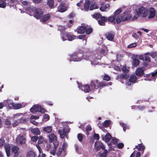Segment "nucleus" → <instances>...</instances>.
Returning a JSON list of instances; mask_svg holds the SVG:
<instances>
[{
  "instance_id": "f3484780",
  "label": "nucleus",
  "mask_w": 157,
  "mask_h": 157,
  "mask_svg": "<svg viewBox=\"0 0 157 157\" xmlns=\"http://www.w3.org/2000/svg\"><path fill=\"white\" fill-rule=\"evenodd\" d=\"M156 14L155 11V9L151 7L149 9V13L148 14V18L151 19L153 18L155 16Z\"/></svg>"
},
{
  "instance_id": "473e14b6",
  "label": "nucleus",
  "mask_w": 157,
  "mask_h": 157,
  "mask_svg": "<svg viewBox=\"0 0 157 157\" xmlns=\"http://www.w3.org/2000/svg\"><path fill=\"white\" fill-rule=\"evenodd\" d=\"M58 132L60 137L62 138L64 137L66 133V132L64 129H63V130H59L58 131Z\"/></svg>"
},
{
  "instance_id": "6e6552de",
  "label": "nucleus",
  "mask_w": 157,
  "mask_h": 157,
  "mask_svg": "<svg viewBox=\"0 0 157 157\" xmlns=\"http://www.w3.org/2000/svg\"><path fill=\"white\" fill-rule=\"evenodd\" d=\"M78 87L82 90H83L85 93H89L92 91L90 87L89 84H86L83 85L82 84L78 85Z\"/></svg>"
},
{
  "instance_id": "c756f323",
  "label": "nucleus",
  "mask_w": 157,
  "mask_h": 157,
  "mask_svg": "<svg viewBox=\"0 0 157 157\" xmlns=\"http://www.w3.org/2000/svg\"><path fill=\"white\" fill-rule=\"evenodd\" d=\"M136 148L139 151H144L145 149V147L143 145L140 144H138L137 146H136Z\"/></svg>"
},
{
  "instance_id": "3c124183",
  "label": "nucleus",
  "mask_w": 157,
  "mask_h": 157,
  "mask_svg": "<svg viewBox=\"0 0 157 157\" xmlns=\"http://www.w3.org/2000/svg\"><path fill=\"white\" fill-rule=\"evenodd\" d=\"M122 70L124 73H126L128 72V70L125 66H123L122 68Z\"/></svg>"
},
{
  "instance_id": "5fc2aeb1",
  "label": "nucleus",
  "mask_w": 157,
  "mask_h": 157,
  "mask_svg": "<svg viewBox=\"0 0 157 157\" xmlns=\"http://www.w3.org/2000/svg\"><path fill=\"white\" fill-rule=\"evenodd\" d=\"M92 130V128L90 125H87L86 126V131L87 132V134H89V133L88 132V131H91Z\"/></svg>"
},
{
  "instance_id": "79ce46f5",
  "label": "nucleus",
  "mask_w": 157,
  "mask_h": 157,
  "mask_svg": "<svg viewBox=\"0 0 157 157\" xmlns=\"http://www.w3.org/2000/svg\"><path fill=\"white\" fill-rule=\"evenodd\" d=\"M14 108L16 109H19L22 107V105L20 104H16L13 105Z\"/></svg>"
},
{
  "instance_id": "49530a36",
  "label": "nucleus",
  "mask_w": 157,
  "mask_h": 157,
  "mask_svg": "<svg viewBox=\"0 0 157 157\" xmlns=\"http://www.w3.org/2000/svg\"><path fill=\"white\" fill-rule=\"evenodd\" d=\"M11 124V123L10 122L8 119H6L5 120V124L8 126L7 127V128H10V126Z\"/></svg>"
},
{
  "instance_id": "8fccbe9b",
  "label": "nucleus",
  "mask_w": 157,
  "mask_h": 157,
  "mask_svg": "<svg viewBox=\"0 0 157 157\" xmlns=\"http://www.w3.org/2000/svg\"><path fill=\"white\" fill-rule=\"evenodd\" d=\"M137 45V44L136 43H133L131 44H130L128 45L127 47L128 48H131L135 47Z\"/></svg>"
},
{
  "instance_id": "680f3d73",
  "label": "nucleus",
  "mask_w": 157,
  "mask_h": 157,
  "mask_svg": "<svg viewBox=\"0 0 157 157\" xmlns=\"http://www.w3.org/2000/svg\"><path fill=\"white\" fill-rule=\"evenodd\" d=\"M117 139H116L115 137L113 138L112 139V142L113 144H116L117 143Z\"/></svg>"
},
{
  "instance_id": "58836bf2",
  "label": "nucleus",
  "mask_w": 157,
  "mask_h": 157,
  "mask_svg": "<svg viewBox=\"0 0 157 157\" xmlns=\"http://www.w3.org/2000/svg\"><path fill=\"white\" fill-rule=\"evenodd\" d=\"M110 124V121L105 120L104 121L103 123V126L107 127H108Z\"/></svg>"
},
{
  "instance_id": "0eeeda50",
  "label": "nucleus",
  "mask_w": 157,
  "mask_h": 157,
  "mask_svg": "<svg viewBox=\"0 0 157 157\" xmlns=\"http://www.w3.org/2000/svg\"><path fill=\"white\" fill-rule=\"evenodd\" d=\"M44 14V12L41 8H36L34 10V17L37 19H40Z\"/></svg>"
},
{
  "instance_id": "72a5a7b5",
  "label": "nucleus",
  "mask_w": 157,
  "mask_h": 157,
  "mask_svg": "<svg viewBox=\"0 0 157 157\" xmlns=\"http://www.w3.org/2000/svg\"><path fill=\"white\" fill-rule=\"evenodd\" d=\"M48 137L51 141L55 140L56 141L57 138L56 135L54 134H51L48 135Z\"/></svg>"
},
{
  "instance_id": "cd10ccee",
  "label": "nucleus",
  "mask_w": 157,
  "mask_h": 157,
  "mask_svg": "<svg viewBox=\"0 0 157 157\" xmlns=\"http://www.w3.org/2000/svg\"><path fill=\"white\" fill-rule=\"evenodd\" d=\"M31 132L34 134L38 135L40 134V131L38 128H32L31 130Z\"/></svg>"
},
{
  "instance_id": "f8f14e48",
  "label": "nucleus",
  "mask_w": 157,
  "mask_h": 157,
  "mask_svg": "<svg viewBox=\"0 0 157 157\" xmlns=\"http://www.w3.org/2000/svg\"><path fill=\"white\" fill-rule=\"evenodd\" d=\"M25 138L23 136L19 135L17 137L16 140L17 143L22 144L25 143Z\"/></svg>"
},
{
  "instance_id": "a18cd8bd",
  "label": "nucleus",
  "mask_w": 157,
  "mask_h": 157,
  "mask_svg": "<svg viewBox=\"0 0 157 157\" xmlns=\"http://www.w3.org/2000/svg\"><path fill=\"white\" fill-rule=\"evenodd\" d=\"M73 25V21L72 20H70L67 24V26L69 28L71 27Z\"/></svg>"
},
{
  "instance_id": "c85d7f7f",
  "label": "nucleus",
  "mask_w": 157,
  "mask_h": 157,
  "mask_svg": "<svg viewBox=\"0 0 157 157\" xmlns=\"http://www.w3.org/2000/svg\"><path fill=\"white\" fill-rule=\"evenodd\" d=\"M139 60L137 59H134L132 61V65L134 67H136L140 63Z\"/></svg>"
},
{
  "instance_id": "4c0bfd02",
  "label": "nucleus",
  "mask_w": 157,
  "mask_h": 157,
  "mask_svg": "<svg viewBox=\"0 0 157 157\" xmlns=\"http://www.w3.org/2000/svg\"><path fill=\"white\" fill-rule=\"evenodd\" d=\"M4 104L6 106L10 105H11L13 106V105L14 103H12L10 100H6L4 101Z\"/></svg>"
},
{
  "instance_id": "a211bd4d",
  "label": "nucleus",
  "mask_w": 157,
  "mask_h": 157,
  "mask_svg": "<svg viewBox=\"0 0 157 157\" xmlns=\"http://www.w3.org/2000/svg\"><path fill=\"white\" fill-rule=\"evenodd\" d=\"M91 2L90 0H85L84 5V9L85 11H88Z\"/></svg>"
},
{
  "instance_id": "2f4dec72",
  "label": "nucleus",
  "mask_w": 157,
  "mask_h": 157,
  "mask_svg": "<svg viewBox=\"0 0 157 157\" xmlns=\"http://www.w3.org/2000/svg\"><path fill=\"white\" fill-rule=\"evenodd\" d=\"M102 15L100 13H95L93 14L92 15V17L96 20L99 19L101 17Z\"/></svg>"
},
{
  "instance_id": "e2e57ef3",
  "label": "nucleus",
  "mask_w": 157,
  "mask_h": 157,
  "mask_svg": "<svg viewBox=\"0 0 157 157\" xmlns=\"http://www.w3.org/2000/svg\"><path fill=\"white\" fill-rule=\"evenodd\" d=\"M94 138L97 140H99L100 138L99 135L98 134L95 133L94 134Z\"/></svg>"
},
{
  "instance_id": "f704fd0d",
  "label": "nucleus",
  "mask_w": 157,
  "mask_h": 157,
  "mask_svg": "<svg viewBox=\"0 0 157 157\" xmlns=\"http://www.w3.org/2000/svg\"><path fill=\"white\" fill-rule=\"evenodd\" d=\"M64 144H63V148H62L61 147H59L58 148V149L56 153V155L58 157L60 156L61 155V154L63 150L64 149Z\"/></svg>"
},
{
  "instance_id": "ea45409f",
  "label": "nucleus",
  "mask_w": 157,
  "mask_h": 157,
  "mask_svg": "<svg viewBox=\"0 0 157 157\" xmlns=\"http://www.w3.org/2000/svg\"><path fill=\"white\" fill-rule=\"evenodd\" d=\"M110 77L108 75L105 74L103 76V79L104 80L108 81L110 80Z\"/></svg>"
},
{
  "instance_id": "a878e982",
  "label": "nucleus",
  "mask_w": 157,
  "mask_h": 157,
  "mask_svg": "<svg viewBox=\"0 0 157 157\" xmlns=\"http://www.w3.org/2000/svg\"><path fill=\"white\" fill-rule=\"evenodd\" d=\"M116 17L114 15H111L107 18V21L108 22L110 23H113L115 22ZM117 17H116L117 19Z\"/></svg>"
},
{
  "instance_id": "bf43d9fd",
  "label": "nucleus",
  "mask_w": 157,
  "mask_h": 157,
  "mask_svg": "<svg viewBox=\"0 0 157 157\" xmlns=\"http://www.w3.org/2000/svg\"><path fill=\"white\" fill-rule=\"evenodd\" d=\"M5 144V140L4 139H0V147L3 146Z\"/></svg>"
},
{
  "instance_id": "37998d69",
  "label": "nucleus",
  "mask_w": 157,
  "mask_h": 157,
  "mask_svg": "<svg viewBox=\"0 0 157 157\" xmlns=\"http://www.w3.org/2000/svg\"><path fill=\"white\" fill-rule=\"evenodd\" d=\"M86 31L85 32H86V33L88 34H90L93 31V29L91 28L87 29L86 28Z\"/></svg>"
},
{
  "instance_id": "c03bdc74",
  "label": "nucleus",
  "mask_w": 157,
  "mask_h": 157,
  "mask_svg": "<svg viewBox=\"0 0 157 157\" xmlns=\"http://www.w3.org/2000/svg\"><path fill=\"white\" fill-rule=\"evenodd\" d=\"M120 125L123 128V131L125 132L126 129V125L123 122H121L120 123Z\"/></svg>"
},
{
  "instance_id": "a19ab883",
  "label": "nucleus",
  "mask_w": 157,
  "mask_h": 157,
  "mask_svg": "<svg viewBox=\"0 0 157 157\" xmlns=\"http://www.w3.org/2000/svg\"><path fill=\"white\" fill-rule=\"evenodd\" d=\"M122 11L121 8H119L116 10L113 13V15L116 16V15H119Z\"/></svg>"
},
{
  "instance_id": "e433bc0d",
  "label": "nucleus",
  "mask_w": 157,
  "mask_h": 157,
  "mask_svg": "<svg viewBox=\"0 0 157 157\" xmlns=\"http://www.w3.org/2000/svg\"><path fill=\"white\" fill-rule=\"evenodd\" d=\"M35 153L32 151H29L27 153V157H35Z\"/></svg>"
},
{
  "instance_id": "423d86ee",
  "label": "nucleus",
  "mask_w": 157,
  "mask_h": 157,
  "mask_svg": "<svg viewBox=\"0 0 157 157\" xmlns=\"http://www.w3.org/2000/svg\"><path fill=\"white\" fill-rule=\"evenodd\" d=\"M137 14L138 16H141L142 17H145L148 14V11L145 10V8L143 6L141 7L136 11Z\"/></svg>"
},
{
  "instance_id": "39448f33",
  "label": "nucleus",
  "mask_w": 157,
  "mask_h": 157,
  "mask_svg": "<svg viewBox=\"0 0 157 157\" xmlns=\"http://www.w3.org/2000/svg\"><path fill=\"white\" fill-rule=\"evenodd\" d=\"M66 37L67 38L68 40L69 41H72L74 39H78V36L71 35L67 33H64L63 35L61 36V38L63 41L66 40H67V39Z\"/></svg>"
},
{
  "instance_id": "bb28decb",
  "label": "nucleus",
  "mask_w": 157,
  "mask_h": 157,
  "mask_svg": "<svg viewBox=\"0 0 157 157\" xmlns=\"http://www.w3.org/2000/svg\"><path fill=\"white\" fill-rule=\"evenodd\" d=\"M8 1L7 4L10 7L14 6L18 2L17 0H8Z\"/></svg>"
},
{
  "instance_id": "aec40b11",
  "label": "nucleus",
  "mask_w": 157,
  "mask_h": 157,
  "mask_svg": "<svg viewBox=\"0 0 157 157\" xmlns=\"http://www.w3.org/2000/svg\"><path fill=\"white\" fill-rule=\"evenodd\" d=\"M58 10L59 12L63 13L65 11L67 10V9L64 4H61L58 7Z\"/></svg>"
},
{
  "instance_id": "9b49d317",
  "label": "nucleus",
  "mask_w": 157,
  "mask_h": 157,
  "mask_svg": "<svg viewBox=\"0 0 157 157\" xmlns=\"http://www.w3.org/2000/svg\"><path fill=\"white\" fill-rule=\"evenodd\" d=\"M115 33L112 31H109L107 32L105 34L106 38L109 40L112 41L115 36Z\"/></svg>"
},
{
  "instance_id": "13d9d810",
  "label": "nucleus",
  "mask_w": 157,
  "mask_h": 157,
  "mask_svg": "<svg viewBox=\"0 0 157 157\" xmlns=\"http://www.w3.org/2000/svg\"><path fill=\"white\" fill-rule=\"evenodd\" d=\"M6 5V3L3 1L2 3L0 4V8H5Z\"/></svg>"
},
{
  "instance_id": "ddd939ff",
  "label": "nucleus",
  "mask_w": 157,
  "mask_h": 157,
  "mask_svg": "<svg viewBox=\"0 0 157 157\" xmlns=\"http://www.w3.org/2000/svg\"><path fill=\"white\" fill-rule=\"evenodd\" d=\"M137 79V78L134 75H132L130 77L129 81L127 82L126 84L128 86L131 85L132 83H135Z\"/></svg>"
},
{
  "instance_id": "603ef678",
  "label": "nucleus",
  "mask_w": 157,
  "mask_h": 157,
  "mask_svg": "<svg viewBox=\"0 0 157 157\" xmlns=\"http://www.w3.org/2000/svg\"><path fill=\"white\" fill-rule=\"evenodd\" d=\"M124 146V144L123 143H120L117 145V147L119 149H122Z\"/></svg>"
},
{
  "instance_id": "864d4df0",
  "label": "nucleus",
  "mask_w": 157,
  "mask_h": 157,
  "mask_svg": "<svg viewBox=\"0 0 157 157\" xmlns=\"http://www.w3.org/2000/svg\"><path fill=\"white\" fill-rule=\"evenodd\" d=\"M144 60L147 62H150L151 61L150 58L147 56H145L144 57Z\"/></svg>"
},
{
  "instance_id": "f03ea898",
  "label": "nucleus",
  "mask_w": 157,
  "mask_h": 157,
  "mask_svg": "<svg viewBox=\"0 0 157 157\" xmlns=\"http://www.w3.org/2000/svg\"><path fill=\"white\" fill-rule=\"evenodd\" d=\"M131 15L128 13L127 12H124L123 14H121L117 17L116 22L117 24H120L121 22L128 21L131 20V21H134L138 19V16H134L132 18Z\"/></svg>"
},
{
  "instance_id": "5701e85b",
  "label": "nucleus",
  "mask_w": 157,
  "mask_h": 157,
  "mask_svg": "<svg viewBox=\"0 0 157 157\" xmlns=\"http://www.w3.org/2000/svg\"><path fill=\"white\" fill-rule=\"evenodd\" d=\"M129 77L128 75L126 73L121 74L120 75H118L117 76V79H122L123 78L127 79Z\"/></svg>"
},
{
  "instance_id": "9d476101",
  "label": "nucleus",
  "mask_w": 157,
  "mask_h": 157,
  "mask_svg": "<svg viewBox=\"0 0 157 157\" xmlns=\"http://www.w3.org/2000/svg\"><path fill=\"white\" fill-rule=\"evenodd\" d=\"M51 13H48L43 15L40 19L41 21L43 22V23H46L48 21L51 17Z\"/></svg>"
},
{
  "instance_id": "338daca9",
  "label": "nucleus",
  "mask_w": 157,
  "mask_h": 157,
  "mask_svg": "<svg viewBox=\"0 0 157 157\" xmlns=\"http://www.w3.org/2000/svg\"><path fill=\"white\" fill-rule=\"evenodd\" d=\"M78 38L80 39H83V40H84L86 36L84 35H79L78 36Z\"/></svg>"
},
{
  "instance_id": "4468645a",
  "label": "nucleus",
  "mask_w": 157,
  "mask_h": 157,
  "mask_svg": "<svg viewBox=\"0 0 157 157\" xmlns=\"http://www.w3.org/2000/svg\"><path fill=\"white\" fill-rule=\"evenodd\" d=\"M107 21V18L102 15L101 17L98 20V23L100 25L104 26L105 25V22Z\"/></svg>"
},
{
  "instance_id": "b1692460",
  "label": "nucleus",
  "mask_w": 157,
  "mask_h": 157,
  "mask_svg": "<svg viewBox=\"0 0 157 157\" xmlns=\"http://www.w3.org/2000/svg\"><path fill=\"white\" fill-rule=\"evenodd\" d=\"M58 29V31H59L60 32L61 37V36L63 35L64 33H65V30H66V27L63 26L59 25Z\"/></svg>"
},
{
  "instance_id": "69168bd1",
  "label": "nucleus",
  "mask_w": 157,
  "mask_h": 157,
  "mask_svg": "<svg viewBox=\"0 0 157 157\" xmlns=\"http://www.w3.org/2000/svg\"><path fill=\"white\" fill-rule=\"evenodd\" d=\"M38 139V137L36 136H33L31 137V140L34 141H36Z\"/></svg>"
},
{
  "instance_id": "f257e3e1",
  "label": "nucleus",
  "mask_w": 157,
  "mask_h": 157,
  "mask_svg": "<svg viewBox=\"0 0 157 157\" xmlns=\"http://www.w3.org/2000/svg\"><path fill=\"white\" fill-rule=\"evenodd\" d=\"M82 52L80 51H77L74 52L71 55H70V59L69 61H73L74 62H80L83 59L86 60H89L92 65L95 64V61L97 59V58L91 52H85L82 55Z\"/></svg>"
},
{
  "instance_id": "c9c22d12",
  "label": "nucleus",
  "mask_w": 157,
  "mask_h": 157,
  "mask_svg": "<svg viewBox=\"0 0 157 157\" xmlns=\"http://www.w3.org/2000/svg\"><path fill=\"white\" fill-rule=\"evenodd\" d=\"M91 5L90 6V10H93L94 9H97L98 8V7L96 3L94 2L93 3L91 2Z\"/></svg>"
},
{
  "instance_id": "de8ad7c7",
  "label": "nucleus",
  "mask_w": 157,
  "mask_h": 157,
  "mask_svg": "<svg viewBox=\"0 0 157 157\" xmlns=\"http://www.w3.org/2000/svg\"><path fill=\"white\" fill-rule=\"evenodd\" d=\"M43 137L42 136H40L38 138V144H40L43 143Z\"/></svg>"
},
{
  "instance_id": "09e8293b",
  "label": "nucleus",
  "mask_w": 157,
  "mask_h": 157,
  "mask_svg": "<svg viewBox=\"0 0 157 157\" xmlns=\"http://www.w3.org/2000/svg\"><path fill=\"white\" fill-rule=\"evenodd\" d=\"M78 138L80 142H81L83 139V136L81 133H79L78 135Z\"/></svg>"
},
{
  "instance_id": "2eb2a0df",
  "label": "nucleus",
  "mask_w": 157,
  "mask_h": 157,
  "mask_svg": "<svg viewBox=\"0 0 157 157\" xmlns=\"http://www.w3.org/2000/svg\"><path fill=\"white\" fill-rule=\"evenodd\" d=\"M95 144V147L98 151H99L101 149L104 150L105 148L104 145L100 141L96 142Z\"/></svg>"
},
{
  "instance_id": "7c9ffc66",
  "label": "nucleus",
  "mask_w": 157,
  "mask_h": 157,
  "mask_svg": "<svg viewBox=\"0 0 157 157\" xmlns=\"http://www.w3.org/2000/svg\"><path fill=\"white\" fill-rule=\"evenodd\" d=\"M52 127L51 126H47L43 128V130L45 132L48 133H50L52 131Z\"/></svg>"
},
{
  "instance_id": "6e6d98bb",
  "label": "nucleus",
  "mask_w": 157,
  "mask_h": 157,
  "mask_svg": "<svg viewBox=\"0 0 157 157\" xmlns=\"http://www.w3.org/2000/svg\"><path fill=\"white\" fill-rule=\"evenodd\" d=\"M43 118L44 119H47V121H48L50 119V116H49L46 114H45L43 116Z\"/></svg>"
},
{
  "instance_id": "4d7b16f0",
  "label": "nucleus",
  "mask_w": 157,
  "mask_h": 157,
  "mask_svg": "<svg viewBox=\"0 0 157 157\" xmlns=\"http://www.w3.org/2000/svg\"><path fill=\"white\" fill-rule=\"evenodd\" d=\"M53 143H54V149H55V150H56L57 149V147L58 146V145H59V143L56 141H54V142Z\"/></svg>"
},
{
  "instance_id": "dca6fc26",
  "label": "nucleus",
  "mask_w": 157,
  "mask_h": 157,
  "mask_svg": "<svg viewBox=\"0 0 157 157\" xmlns=\"http://www.w3.org/2000/svg\"><path fill=\"white\" fill-rule=\"evenodd\" d=\"M144 67L138 68L136 71V75L138 76H142L144 74Z\"/></svg>"
},
{
  "instance_id": "412c9836",
  "label": "nucleus",
  "mask_w": 157,
  "mask_h": 157,
  "mask_svg": "<svg viewBox=\"0 0 157 157\" xmlns=\"http://www.w3.org/2000/svg\"><path fill=\"white\" fill-rule=\"evenodd\" d=\"M101 137H102V140H104L106 142H109L112 138L111 135L108 132L106 134L105 137L104 136L103 137V135H102Z\"/></svg>"
},
{
  "instance_id": "4be33fe9",
  "label": "nucleus",
  "mask_w": 157,
  "mask_h": 157,
  "mask_svg": "<svg viewBox=\"0 0 157 157\" xmlns=\"http://www.w3.org/2000/svg\"><path fill=\"white\" fill-rule=\"evenodd\" d=\"M86 27L84 26H81L78 28L77 33L79 34H83L85 33L86 31Z\"/></svg>"
},
{
  "instance_id": "774afa93",
  "label": "nucleus",
  "mask_w": 157,
  "mask_h": 157,
  "mask_svg": "<svg viewBox=\"0 0 157 157\" xmlns=\"http://www.w3.org/2000/svg\"><path fill=\"white\" fill-rule=\"evenodd\" d=\"M114 69L118 71H121L120 68L117 66H114Z\"/></svg>"
},
{
  "instance_id": "0e129e2a",
  "label": "nucleus",
  "mask_w": 157,
  "mask_h": 157,
  "mask_svg": "<svg viewBox=\"0 0 157 157\" xmlns=\"http://www.w3.org/2000/svg\"><path fill=\"white\" fill-rule=\"evenodd\" d=\"M30 122L32 124H33L36 125V126H37L38 125V123L36 121H35L34 120H31L30 121Z\"/></svg>"
},
{
  "instance_id": "7ed1b4c3",
  "label": "nucleus",
  "mask_w": 157,
  "mask_h": 157,
  "mask_svg": "<svg viewBox=\"0 0 157 157\" xmlns=\"http://www.w3.org/2000/svg\"><path fill=\"white\" fill-rule=\"evenodd\" d=\"M112 83L111 82L105 83L102 82H99L98 80H92L90 83V87L92 91H94L95 89H100L104 87L111 85Z\"/></svg>"
},
{
  "instance_id": "6ab92c4d",
  "label": "nucleus",
  "mask_w": 157,
  "mask_h": 157,
  "mask_svg": "<svg viewBox=\"0 0 157 157\" xmlns=\"http://www.w3.org/2000/svg\"><path fill=\"white\" fill-rule=\"evenodd\" d=\"M4 147L7 156L9 157L10 154V147L9 144H5L4 146Z\"/></svg>"
},
{
  "instance_id": "393cba45",
  "label": "nucleus",
  "mask_w": 157,
  "mask_h": 157,
  "mask_svg": "<svg viewBox=\"0 0 157 157\" xmlns=\"http://www.w3.org/2000/svg\"><path fill=\"white\" fill-rule=\"evenodd\" d=\"M54 3V0H48L47 1V4L50 9H53L55 8Z\"/></svg>"
},
{
  "instance_id": "1a4fd4ad",
  "label": "nucleus",
  "mask_w": 157,
  "mask_h": 157,
  "mask_svg": "<svg viewBox=\"0 0 157 157\" xmlns=\"http://www.w3.org/2000/svg\"><path fill=\"white\" fill-rule=\"evenodd\" d=\"M11 151L13 153V157H18L20 153L19 148L17 146H13Z\"/></svg>"
},
{
  "instance_id": "20e7f679",
  "label": "nucleus",
  "mask_w": 157,
  "mask_h": 157,
  "mask_svg": "<svg viewBox=\"0 0 157 157\" xmlns=\"http://www.w3.org/2000/svg\"><path fill=\"white\" fill-rule=\"evenodd\" d=\"M30 111L33 113L38 112L42 113H44L45 112V110L44 108H42L41 106L37 104L34 105L30 109Z\"/></svg>"
},
{
  "instance_id": "052dcab7",
  "label": "nucleus",
  "mask_w": 157,
  "mask_h": 157,
  "mask_svg": "<svg viewBox=\"0 0 157 157\" xmlns=\"http://www.w3.org/2000/svg\"><path fill=\"white\" fill-rule=\"evenodd\" d=\"M39 118V117L35 115H32L31 116L30 119H38Z\"/></svg>"
}]
</instances>
